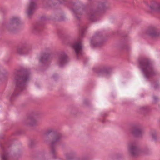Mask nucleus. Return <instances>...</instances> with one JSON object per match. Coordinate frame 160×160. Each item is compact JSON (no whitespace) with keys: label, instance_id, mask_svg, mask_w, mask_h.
Returning <instances> with one entry per match:
<instances>
[{"label":"nucleus","instance_id":"obj_14","mask_svg":"<svg viewBox=\"0 0 160 160\" xmlns=\"http://www.w3.org/2000/svg\"><path fill=\"white\" fill-rule=\"evenodd\" d=\"M68 57L64 52H62L59 57L58 62L61 66H63L68 62Z\"/></svg>","mask_w":160,"mask_h":160},{"label":"nucleus","instance_id":"obj_18","mask_svg":"<svg viewBox=\"0 0 160 160\" xmlns=\"http://www.w3.org/2000/svg\"><path fill=\"white\" fill-rule=\"evenodd\" d=\"M75 155V153L72 152L67 153L66 155V157L67 160H72L74 158Z\"/></svg>","mask_w":160,"mask_h":160},{"label":"nucleus","instance_id":"obj_24","mask_svg":"<svg viewBox=\"0 0 160 160\" xmlns=\"http://www.w3.org/2000/svg\"><path fill=\"white\" fill-rule=\"evenodd\" d=\"M149 150L147 148H146L144 150V152L145 154H148L149 152Z\"/></svg>","mask_w":160,"mask_h":160},{"label":"nucleus","instance_id":"obj_28","mask_svg":"<svg viewBox=\"0 0 160 160\" xmlns=\"http://www.w3.org/2000/svg\"><path fill=\"white\" fill-rule=\"evenodd\" d=\"M65 18L64 16H61V18L60 19V20L61 21H63L65 20Z\"/></svg>","mask_w":160,"mask_h":160},{"label":"nucleus","instance_id":"obj_10","mask_svg":"<svg viewBox=\"0 0 160 160\" xmlns=\"http://www.w3.org/2000/svg\"><path fill=\"white\" fill-rule=\"evenodd\" d=\"M129 151L132 156L136 157L139 152V149L135 142H132L129 145Z\"/></svg>","mask_w":160,"mask_h":160},{"label":"nucleus","instance_id":"obj_7","mask_svg":"<svg viewBox=\"0 0 160 160\" xmlns=\"http://www.w3.org/2000/svg\"><path fill=\"white\" fill-rule=\"evenodd\" d=\"M111 71L110 67L104 66L96 69L95 72L98 76H106L110 74Z\"/></svg>","mask_w":160,"mask_h":160},{"label":"nucleus","instance_id":"obj_31","mask_svg":"<svg viewBox=\"0 0 160 160\" xmlns=\"http://www.w3.org/2000/svg\"><path fill=\"white\" fill-rule=\"evenodd\" d=\"M158 86V85L155 84V85L154 86V87L155 88H157Z\"/></svg>","mask_w":160,"mask_h":160},{"label":"nucleus","instance_id":"obj_22","mask_svg":"<svg viewBox=\"0 0 160 160\" xmlns=\"http://www.w3.org/2000/svg\"><path fill=\"white\" fill-rule=\"evenodd\" d=\"M58 1L59 2L60 4L64 3L66 1V0H58Z\"/></svg>","mask_w":160,"mask_h":160},{"label":"nucleus","instance_id":"obj_30","mask_svg":"<svg viewBox=\"0 0 160 160\" xmlns=\"http://www.w3.org/2000/svg\"><path fill=\"white\" fill-rule=\"evenodd\" d=\"M96 46H99L100 45V44H99L98 43H96L95 44Z\"/></svg>","mask_w":160,"mask_h":160},{"label":"nucleus","instance_id":"obj_2","mask_svg":"<svg viewBox=\"0 0 160 160\" xmlns=\"http://www.w3.org/2000/svg\"><path fill=\"white\" fill-rule=\"evenodd\" d=\"M30 75L29 71L25 69H20L14 73L13 82L15 88L10 99L11 101L25 89L27 82L30 79Z\"/></svg>","mask_w":160,"mask_h":160},{"label":"nucleus","instance_id":"obj_29","mask_svg":"<svg viewBox=\"0 0 160 160\" xmlns=\"http://www.w3.org/2000/svg\"><path fill=\"white\" fill-rule=\"evenodd\" d=\"M126 47H124L123 48L126 49H128L129 48V46L127 45H126Z\"/></svg>","mask_w":160,"mask_h":160},{"label":"nucleus","instance_id":"obj_16","mask_svg":"<svg viewBox=\"0 0 160 160\" xmlns=\"http://www.w3.org/2000/svg\"><path fill=\"white\" fill-rule=\"evenodd\" d=\"M149 6L148 5H147ZM149 8L152 11H160V4L155 1H152L149 6Z\"/></svg>","mask_w":160,"mask_h":160},{"label":"nucleus","instance_id":"obj_8","mask_svg":"<svg viewBox=\"0 0 160 160\" xmlns=\"http://www.w3.org/2000/svg\"><path fill=\"white\" fill-rule=\"evenodd\" d=\"M24 124L28 126L33 127L38 125L39 122L36 119L35 116H30L24 120Z\"/></svg>","mask_w":160,"mask_h":160},{"label":"nucleus","instance_id":"obj_13","mask_svg":"<svg viewBox=\"0 0 160 160\" xmlns=\"http://www.w3.org/2000/svg\"><path fill=\"white\" fill-rule=\"evenodd\" d=\"M36 8L37 5L34 0H31L27 11V15L29 18H30Z\"/></svg>","mask_w":160,"mask_h":160},{"label":"nucleus","instance_id":"obj_27","mask_svg":"<svg viewBox=\"0 0 160 160\" xmlns=\"http://www.w3.org/2000/svg\"><path fill=\"white\" fill-rule=\"evenodd\" d=\"M34 144V142L33 141H31L29 144V146L31 147H32Z\"/></svg>","mask_w":160,"mask_h":160},{"label":"nucleus","instance_id":"obj_5","mask_svg":"<svg viewBox=\"0 0 160 160\" xmlns=\"http://www.w3.org/2000/svg\"><path fill=\"white\" fill-rule=\"evenodd\" d=\"M85 30V28H82L81 29L79 37L72 45L73 48L75 51L77 58H78V55L79 54H81L82 52L81 43L82 41L81 39L84 36Z\"/></svg>","mask_w":160,"mask_h":160},{"label":"nucleus","instance_id":"obj_26","mask_svg":"<svg viewBox=\"0 0 160 160\" xmlns=\"http://www.w3.org/2000/svg\"><path fill=\"white\" fill-rule=\"evenodd\" d=\"M155 103H156L158 101V98L157 97L154 96L153 97Z\"/></svg>","mask_w":160,"mask_h":160},{"label":"nucleus","instance_id":"obj_11","mask_svg":"<svg viewBox=\"0 0 160 160\" xmlns=\"http://www.w3.org/2000/svg\"><path fill=\"white\" fill-rule=\"evenodd\" d=\"M146 33L148 35L152 38L157 37L160 35V31L155 27L149 28Z\"/></svg>","mask_w":160,"mask_h":160},{"label":"nucleus","instance_id":"obj_12","mask_svg":"<svg viewBox=\"0 0 160 160\" xmlns=\"http://www.w3.org/2000/svg\"><path fill=\"white\" fill-rule=\"evenodd\" d=\"M0 146L2 149L1 153V158L2 160H10V156L9 153L6 151V148L9 146L7 144L2 145L0 144Z\"/></svg>","mask_w":160,"mask_h":160},{"label":"nucleus","instance_id":"obj_9","mask_svg":"<svg viewBox=\"0 0 160 160\" xmlns=\"http://www.w3.org/2000/svg\"><path fill=\"white\" fill-rule=\"evenodd\" d=\"M31 48L28 45L25 44L18 47L17 49V53L20 55L27 54L31 50Z\"/></svg>","mask_w":160,"mask_h":160},{"label":"nucleus","instance_id":"obj_20","mask_svg":"<svg viewBox=\"0 0 160 160\" xmlns=\"http://www.w3.org/2000/svg\"><path fill=\"white\" fill-rule=\"evenodd\" d=\"M101 36L102 35L100 32L96 33L91 40V43H92L96 39H99L101 37Z\"/></svg>","mask_w":160,"mask_h":160},{"label":"nucleus","instance_id":"obj_15","mask_svg":"<svg viewBox=\"0 0 160 160\" xmlns=\"http://www.w3.org/2000/svg\"><path fill=\"white\" fill-rule=\"evenodd\" d=\"M131 133L135 137H139L142 134L143 132L140 126H137L132 128Z\"/></svg>","mask_w":160,"mask_h":160},{"label":"nucleus","instance_id":"obj_25","mask_svg":"<svg viewBox=\"0 0 160 160\" xmlns=\"http://www.w3.org/2000/svg\"><path fill=\"white\" fill-rule=\"evenodd\" d=\"M46 19V18L45 17L43 16L41 17V20L42 22H43L45 21Z\"/></svg>","mask_w":160,"mask_h":160},{"label":"nucleus","instance_id":"obj_3","mask_svg":"<svg viewBox=\"0 0 160 160\" xmlns=\"http://www.w3.org/2000/svg\"><path fill=\"white\" fill-rule=\"evenodd\" d=\"M51 138L48 143L50 148L51 152L52 155L53 159H56L57 152L56 148L58 144L62 138V134L60 132H58L51 129L47 131L44 134V138Z\"/></svg>","mask_w":160,"mask_h":160},{"label":"nucleus","instance_id":"obj_21","mask_svg":"<svg viewBox=\"0 0 160 160\" xmlns=\"http://www.w3.org/2000/svg\"><path fill=\"white\" fill-rule=\"evenodd\" d=\"M140 109L142 111H147L148 110V108L147 106H144L141 107L140 108Z\"/></svg>","mask_w":160,"mask_h":160},{"label":"nucleus","instance_id":"obj_23","mask_svg":"<svg viewBox=\"0 0 160 160\" xmlns=\"http://www.w3.org/2000/svg\"><path fill=\"white\" fill-rule=\"evenodd\" d=\"M152 138L154 140H156L157 139V136L155 134H152Z\"/></svg>","mask_w":160,"mask_h":160},{"label":"nucleus","instance_id":"obj_6","mask_svg":"<svg viewBox=\"0 0 160 160\" xmlns=\"http://www.w3.org/2000/svg\"><path fill=\"white\" fill-rule=\"evenodd\" d=\"M21 21L18 17H14L11 19L9 22L6 26L7 29L10 32H12L20 23Z\"/></svg>","mask_w":160,"mask_h":160},{"label":"nucleus","instance_id":"obj_17","mask_svg":"<svg viewBox=\"0 0 160 160\" xmlns=\"http://www.w3.org/2000/svg\"><path fill=\"white\" fill-rule=\"evenodd\" d=\"M51 57V55L48 53H43L41 56L39 61L42 63H44L49 60Z\"/></svg>","mask_w":160,"mask_h":160},{"label":"nucleus","instance_id":"obj_32","mask_svg":"<svg viewBox=\"0 0 160 160\" xmlns=\"http://www.w3.org/2000/svg\"><path fill=\"white\" fill-rule=\"evenodd\" d=\"M80 160H86V159L85 158H83L81 159Z\"/></svg>","mask_w":160,"mask_h":160},{"label":"nucleus","instance_id":"obj_19","mask_svg":"<svg viewBox=\"0 0 160 160\" xmlns=\"http://www.w3.org/2000/svg\"><path fill=\"white\" fill-rule=\"evenodd\" d=\"M42 30V28L41 26L39 24H37L35 25L33 28V32L35 33H38Z\"/></svg>","mask_w":160,"mask_h":160},{"label":"nucleus","instance_id":"obj_33","mask_svg":"<svg viewBox=\"0 0 160 160\" xmlns=\"http://www.w3.org/2000/svg\"><path fill=\"white\" fill-rule=\"evenodd\" d=\"M53 6H54V5H55V4H53Z\"/></svg>","mask_w":160,"mask_h":160},{"label":"nucleus","instance_id":"obj_1","mask_svg":"<svg viewBox=\"0 0 160 160\" xmlns=\"http://www.w3.org/2000/svg\"><path fill=\"white\" fill-rule=\"evenodd\" d=\"M70 6L71 7V9L77 20H79L82 16L84 13H85L89 20L92 22H95L97 21L96 17L97 12L103 11L108 8L104 2L99 3L95 10L90 9L89 12H87L86 7L80 2L70 3Z\"/></svg>","mask_w":160,"mask_h":160},{"label":"nucleus","instance_id":"obj_4","mask_svg":"<svg viewBox=\"0 0 160 160\" xmlns=\"http://www.w3.org/2000/svg\"><path fill=\"white\" fill-rule=\"evenodd\" d=\"M139 67L143 72L144 77L148 79L155 76L157 73L154 69L150 60L145 58H141L138 60Z\"/></svg>","mask_w":160,"mask_h":160}]
</instances>
